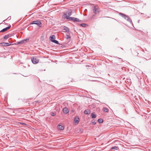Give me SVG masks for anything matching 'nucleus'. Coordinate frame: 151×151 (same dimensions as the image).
Masks as SVG:
<instances>
[{"label": "nucleus", "mask_w": 151, "mask_h": 151, "mask_svg": "<svg viewBox=\"0 0 151 151\" xmlns=\"http://www.w3.org/2000/svg\"><path fill=\"white\" fill-rule=\"evenodd\" d=\"M93 120H93L92 121V123L93 124H96V122L95 121H93Z\"/></svg>", "instance_id": "obj_24"}, {"label": "nucleus", "mask_w": 151, "mask_h": 151, "mask_svg": "<svg viewBox=\"0 0 151 151\" xmlns=\"http://www.w3.org/2000/svg\"><path fill=\"white\" fill-rule=\"evenodd\" d=\"M103 111L105 112H107L108 111V109L106 107H104L103 109Z\"/></svg>", "instance_id": "obj_16"}, {"label": "nucleus", "mask_w": 151, "mask_h": 151, "mask_svg": "<svg viewBox=\"0 0 151 151\" xmlns=\"http://www.w3.org/2000/svg\"><path fill=\"white\" fill-rule=\"evenodd\" d=\"M79 117L78 116H76L75 118L74 121L76 123H77V124L79 122Z\"/></svg>", "instance_id": "obj_13"}, {"label": "nucleus", "mask_w": 151, "mask_h": 151, "mask_svg": "<svg viewBox=\"0 0 151 151\" xmlns=\"http://www.w3.org/2000/svg\"><path fill=\"white\" fill-rule=\"evenodd\" d=\"M98 101L99 102H98V103H99V102H100V101H98Z\"/></svg>", "instance_id": "obj_31"}, {"label": "nucleus", "mask_w": 151, "mask_h": 151, "mask_svg": "<svg viewBox=\"0 0 151 151\" xmlns=\"http://www.w3.org/2000/svg\"><path fill=\"white\" fill-rule=\"evenodd\" d=\"M29 39H24L23 40V41L24 42V43H25V42H27L29 40Z\"/></svg>", "instance_id": "obj_23"}, {"label": "nucleus", "mask_w": 151, "mask_h": 151, "mask_svg": "<svg viewBox=\"0 0 151 151\" xmlns=\"http://www.w3.org/2000/svg\"><path fill=\"white\" fill-rule=\"evenodd\" d=\"M139 21H140V20H138V23H139Z\"/></svg>", "instance_id": "obj_29"}, {"label": "nucleus", "mask_w": 151, "mask_h": 151, "mask_svg": "<svg viewBox=\"0 0 151 151\" xmlns=\"http://www.w3.org/2000/svg\"><path fill=\"white\" fill-rule=\"evenodd\" d=\"M24 42L23 41V40H22L19 42H18L17 43V45H19V44H22L24 43Z\"/></svg>", "instance_id": "obj_19"}, {"label": "nucleus", "mask_w": 151, "mask_h": 151, "mask_svg": "<svg viewBox=\"0 0 151 151\" xmlns=\"http://www.w3.org/2000/svg\"><path fill=\"white\" fill-rule=\"evenodd\" d=\"M65 38L67 39H69L71 38V37L70 36L68 35H66L65 36Z\"/></svg>", "instance_id": "obj_20"}, {"label": "nucleus", "mask_w": 151, "mask_h": 151, "mask_svg": "<svg viewBox=\"0 0 151 151\" xmlns=\"http://www.w3.org/2000/svg\"><path fill=\"white\" fill-rule=\"evenodd\" d=\"M11 27V26H10L3 29L2 30L0 31V33L1 32H4L6 31L7 30L9 29Z\"/></svg>", "instance_id": "obj_8"}, {"label": "nucleus", "mask_w": 151, "mask_h": 151, "mask_svg": "<svg viewBox=\"0 0 151 151\" xmlns=\"http://www.w3.org/2000/svg\"><path fill=\"white\" fill-rule=\"evenodd\" d=\"M0 44L2 46H9L11 45V44L10 43L8 42H2Z\"/></svg>", "instance_id": "obj_10"}, {"label": "nucleus", "mask_w": 151, "mask_h": 151, "mask_svg": "<svg viewBox=\"0 0 151 151\" xmlns=\"http://www.w3.org/2000/svg\"><path fill=\"white\" fill-rule=\"evenodd\" d=\"M98 101L99 102H98V103H99V102H100V101H98Z\"/></svg>", "instance_id": "obj_30"}, {"label": "nucleus", "mask_w": 151, "mask_h": 151, "mask_svg": "<svg viewBox=\"0 0 151 151\" xmlns=\"http://www.w3.org/2000/svg\"><path fill=\"white\" fill-rule=\"evenodd\" d=\"M30 24H36L38 26L41 27V23L40 21L38 20L32 22Z\"/></svg>", "instance_id": "obj_5"}, {"label": "nucleus", "mask_w": 151, "mask_h": 151, "mask_svg": "<svg viewBox=\"0 0 151 151\" xmlns=\"http://www.w3.org/2000/svg\"><path fill=\"white\" fill-rule=\"evenodd\" d=\"M58 128L60 130H63L64 129V126H62L60 124H59L58 126Z\"/></svg>", "instance_id": "obj_9"}, {"label": "nucleus", "mask_w": 151, "mask_h": 151, "mask_svg": "<svg viewBox=\"0 0 151 151\" xmlns=\"http://www.w3.org/2000/svg\"><path fill=\"white\" fill-rule=\"evenodd\" d=\"M9 36V35H7L4 36L3 37V39H6Z\"/></svg>", "instance_id": "obj_22"}, {"label": "nucleus", "mask_w": 151, "mask_h": 151, "mask_svg": "<svg viewBox=\"0 0 151 151\" xmlns=\"http://www.w3.org/2000/svg\"><path fill=\"white\" fill-rule=\"evenodd\" d=\"M103 119H99L98 120V122L99 123H102L103 122Z\"/></svg>", "instance_id": "obj_18"}, {"label": "nucleus", "mask_w": 151, "mask_h": 151, "mask_svg": "<svg viewBox=\"0 0 151 151\" xmlns=\"http://www.w3.org/2000/svg\"><path fill=\"white\" fill-rule=\"evenodd\" d=\"M86 25H87V24L84 23L81 24H80V26L82 27H86Z\"/></svg>", "instance_id": "obj_21"}, {"label": "nucleus", "mask_w": 151, "mask_h": 151, "mask_svg": "<svg viewBox=\"0 0 151 151\" xmlns=\"http://www.w3.org/2000/svg\"><path fill=\"white\" fill-rule=\"evenodd\" d=\"M119 15L121 16L123 18L127 20L130 23H132L131 18L127 15L122 13H119Z\"/></svg>", "instance_id": "obj_1"}, {"label": "nucleus", "mask_w": 151, "mask_h": 151, "mask_svg": "<svg viewBox=\"0 0 151 151\" xmlns=\"http://www.w3.org/2000/svg\"><path fill=\"white\" fill-rule=\"evenodd\" d=\"M71 21H72L74 22H81L82 21L80 20L79 19L75 18L74 17H70L69 19Z\"/></svg>", "instance_id": "obj_6"}, {"label": "nucleus", "mask_w": 151, "mask_h": 151, "mask_svg": "<svg viewBox=\"0 0 151 151\" xmlns=\"http://www.w3.org/2000/svg\"><path fill=\"white\" fill-rule=\"evenodd\" d=\"M93 12L96 14L99 13V11L98 8L95 6L93 7Z\"/></svg>", "instance_id": "obj_7"}, {"label": "nucleus", "mask_w": 151, "mask_h": 151, "mask_svg": "<svg viewBox=\"0 0 151 151\" xmlns=\"http://www.w3.org/2000/svg\"><path fill=\"white\" fill-rule=\"evenodd\" d=\"M55 36L54 35H51L50 37V40L52 42H54L58 45H59L60 44L58 42L57 40H55Z\"/></svg>", "instance_id": "obj_3"}, {"label": "nucleus", "mask_w": 151, "mask_h": 151, "mask_svg": "<svg viewBox=\"0 0 151 151\" xmlns=\"http://www.w3.org/2000/svg\"><path fill=\"white\" fill-rule=\"evenodd\" d=\"M31 60L32 63L35 64L38 63L39 62V60L35 57H32Z\"/></svg>", "instance_id": "obj_4"}, {"label": "nucleus", "mask_w": 151, "mask_h": 151, "mask_svg": "<svg viewBox=\"0 0 151 151\" xmlns=\"http://www.w3.org/2000/svg\"><path fill=\"white\" fill-rule=\"evenodd\" d=\"M51 115L52 116H55V114L54 113H53V112L51 113Z\"/></svg>", "instance_id": "obj_25"}, {"label": "nucleus", "mask_w": 151, "mask_h": 151, "mask_svg": "<svg viewBox=\"0 0 151 151\" xmlns=\"http://www.w3.org/2000/svg\"><path fill=\"white\" fill-rule=\"evenodd\" d=\"M80 133L81 132H82L83 131V129H80Z\"/></svg>", "instance_id": "obj_27"}, {"label": "nucleus", "mask_w": 151, "mask_h": 151, "mask_svg": "<svg viewBox=\"0 0 151 151\" xmlns=\"http://www.w3.org/2000/svg\"><path fill=\"white\" fill-rule=\"evenodd\" d=\"M91 116L92 118H95L96 117V115L93 112L91 113Z\"/></svg>", "instance_id": "obj_15"}, {"label": "nucleus", "mask_w": 151, "mask_h": 151, "mask_svg": "<svg viewBox=\"0 0 151 151\" xmlns=\"http://www.w3.org/2000/svg\"><path fill=\"white\" fill-rule=\"evenodd\" d=\"M63 112L65 114H67L69 111L68 109L66 107L64 108L63 109Z\"/></svg>", "instance_id": "obj_12"}, {"label": "nucleus", "mask_w": 151, "mask_h": 151, "mask_svg": "<svg viewBox=\"0 0 151 151\" xmlns=\"http://www.w3.org/2000/svg\"><path fill=\"white\" fill-rule=\"evenodd\" d=\"M63 29L64 30H65V32H67L69 33L70 32V29H69L67 27L65 26H64L63 27Z\"/></svg>", "instance_id": "obj_11"}, {"label": "nucleus", "mask_w": 151, "mask_h": 151, "mask_svg": "<svg viewBox=\"0 0 151 151\" xmlns=\"http://www.w3.org/2000/svg\"><path fill=\"white\" fill-rule=\"evenodd\" d=\"M84 113L85 114H89L91 113V111L90 110L88 109H87L85 110Z\"/></svg>", "instance_id": "obj_14"}, {"label": "nucleus", "mask_w": 151, "mask_h": 151, "mask_svg": "<svg viewBox=\"0 0 151 151\" xmlns=\"http://www.w3.org/2000/svg\"><path fill=\"white\" fill-rule=\"evenodd\" d=\"M118 149H119V147L116 146H114L111 148V150H118Z\"/></svg>", "instance_id": "obj_17"}, {"label": "nucleus", "mask_w": 151, "mask_h": 151, "mask_svg": "<svg viewBox=\"0 0 151 151\" xmlns=\"http://www.w3.org/2000/svg\"><path fill=\"white\" fill-rule=\"evenodd\" d=\"M11 19V16L9 17L6 19L10 20Z\"/></svg>", "instance_id": "obj_26"}, {"label": "nucleus", "mask_w": 151, "mask_h": 151, "mask_svg": "<svg viewBox=\"0 0 151 151\" xmlns=\"http://www.w3.org/2000/svg\"><path fill=\"white\" fill-rule=\"evenodd\" d=\"M72 14V11L70 10L68 12H67L63 14V17L64 19H69L70 18V16Z\"/></svg>", "instance_id": "obj_2"}, {"label": "nucleus", "mask_w": 151, "mask_h": 151, "mask_svg": "<svg viewBox=\"0 0 151 151\" xmlns=\"http://www.w3.org/2000/svg\"><path fill=\"white\" fill-rule=\"evenodd\" d=\"M21 124H22V125H26V124L25 123H21Z\"/></svg>", "instance_id": "obj_28"}]
</instances>
